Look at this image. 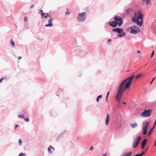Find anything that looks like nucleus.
Masks as SVG:
<instances>
[{"label": "nucleus", "mask_w": 156, "mask_h": 156, "mask_svg": "<svg viewBox=\"0 0 156 156\" xmlns=\"http://www.w3.org/2000/svg\"><path fill=\"white\" fill-rule=\"evenodd\" d=\"M134 77V76L133 75L122 82L118 89L117 93L116 96V100L117 101L119 102L120 100L123 92L126 89L129 87Z\"/></svg>", "instance_id": "nucleus-1"}, {"label": "nucleus", "mask_w": 156, "mask_h": 156, "mask_svg": "<svg viewBox=\"0 0 156 156\" xmlns=\"http://www.w3.org/2000/svg\"><path fill=\"white\" fill-rule=\"evenodd\" d=\"M143 14L139 11L137 14H135V17L132 18V20L133 22L136 23L137 25L141 26L143 24Z\"/></svg>", "instance_id": "nucleus-2"}, {"label": "nucleus", "mask_w": 156, "mask_h": 156, "mask_svg": "<svg viewBox=\"0 0 156 156\" xmlns=\"http://www.w3.org/2000/svg\"><path fill=\"white\" fill-rule=\"evenodd\" d=\"M149 123L147 121L144 122L142 123V133L143 135L147 133V129L149 126Z\"/></svg>", "instance_id": "nucleus-3"}, {"label": "nucleus", "mask_w": 156, "mask_h": 156, "mask_svg": "<svg viewBox=\"0 0 156 156\" xmlns=\"http://www.w3.org/2000/svg\"><path fill=\"white\" fill-rule=\"evenodd\" d=\"M128 29H130V33L131 34H136L139 33L140 31L139 28L136 26H133L129 28Z\"/></svg>", "instance_id": "nucleus-4"}, {"label": "nucleus", "mask_w": 156, "mask_h": 156, "mask_svg": "<svg viewBox=\"0 0 156 156\" xmlns=\"http://www.w3.org/2000/svg\"><path fill=\"white\" fill-rule=\"evenodd\" d=\"M86 13L85 12L79 13L77 18L78 21L82 22L84 21L86 19Z\"/></svg>", "instance_id": "nucleus-5"}, {"label": "nucleus", "mask_w": 156, "mask_h": 156, "mask_svg": "<svg viewBox=\"0 0 156 156\" xmlns=\"http://www.w3.org/2000/svg\"><path fill=\"white\" fill-rule=\"evenodd\" d=\"M151 111L152 110L151 109L145 110L142 113L141 115L144 117H148L150 116Z\"/></svg>", "instance_id": "nucleus-6"}, {"label": "nucleus", "mask_w": 156, "mask_h": 156, "mask_svg": "<svg viewBox=\"0 0 156 156\" xmlns=\"http://www.w3.org/2000/svg\"><path fill=\"white\" fill-rule=\"evenodd\" d=\"M115 21L117 24L120 26L123 23L122 20V18L119 16H116L114 18Z\"/></svg>", "instance_id": "nucleus-7"}, {"label": "nucleus", "mask_w": 156, "mask_h": 156, "mask_svg": "<svg viewBox=\"0 0 156 156\" xmlns=\"http://www.w3.org/2000/svg\"><path fill=\"white\" fill-rule=\"evenodd\" d=\"M141 138V137L140 136H137L133 144V147L134 148H136L137 147L140 142Z\"/></svg>", "instance_id": "nucleus-8"}, {"label": "nucleus", "mask_w": 156, "mask_h": 156, "mask_svg": "<svg viewBox=\"0 0 156 156\" xmlns=\"http://www.w3.org/2000/svg\"><path fill=\"white\" fill-rule=\"evenodd\" d=\"M112 31L114 32H117L118 33H120L123 31V29L120 28H116L112 29Z\"/></svg>", "instance_id": "nucleus-9"}, {"label": "nucleus", "mask_w": 156, "mask_h": 156, "mask_svg": "<svg viewBox=\"0 0 156 156\" xmlns=\"http://www.w3.org/2000/svg\"><path fill=\"white\" fill-rule=\"evenodd\" d=\"M108 24L110 26L113 27H116L117 24V23L115 21L110 22L108 23Z\"/></svg>", "instance_id": "nucleus-10"}, {"label": "nucleus", "mask_w": 156, "mask_h": 156, "mask_svg": "<svg viewBox=\"0 0 156 156\" xmlns=\"http://www.w3.org/2000/svg\"><path fill=\"white\" fill-rule=\"evenodd\" d=\"M53 20V19L52 18H51L50 20H49L48 21V23L49 24L46 25L45 27H52L53 25L52 23V21Z\"/></svg>", "instance_id": "nucleus-11"}, {"label": "nucleus", "mask_w": 156, "mask_h": 156, "mask_svg": "<svg viewBox=\"0 0 156 156\" xmlns=\"http://www.w3.org/2000/svg\"><path fill=\"white\" fill-rule=\"evenodd\" d=\"M147 140L146 139H145L141 143V148L143 149L146 144Z\"/></svg>", "instance_id": "nucleus-12"}, {"label": "nucleus", "mask_w": 156, "mask_h": 156, "mask_svg": "<svg viewBox=\"0 0 156 156\" xmlns=\"http://www.w3.org/2000/svg\"><path fill=\"white\" fill-rule=\"evenodd\" d=\"M110 120V119H109V115L108 114H107V118L106 119V121H105V123L106 124L108 125Z\"/></svg>", "instance_id": "nucleus-13"}, {"label": "nucleus", "mask_w": 156, "mask_h": 156, "mask_svg": "<svg viewBox=\"0 0 156 156\" xmlns=\"http://www.w3.org/2000/svg\"><path fill=\"white\" fill-rule=\"evenodd\" d=\"M132 154L131 152L124 153L122 156H130Z\"/></svg>", "instance_id": "nucleus-14"}, {"label": "nucleus", "mask_w": 156, "mask_h": 156, "mask_svg": "<svg viewBox=\"0 0 156 156\" xmlns=\"http://www.w3.org/2000/svg\"><path fill=\"white\" fill-rule=\"evenodd\" d=\"M132 11V9H131L129 8L127 9L125 12V13L126 14H128L131 13Z\"/></svg>", "instance_id": "nucleus-15"}, {"label": "nucleus", "mask_w": 156, "mask_h": 156, "mask_svg": "<svg viewBox=\"0 0 156 156\" xmlns=\"http://www.w3.org/2000/svg\"><path fill=\"white\" fill-rule=\"evenodd\" d=\"M51 148L52 149L53 151L55 150L54 147H52L51 146H50L48 149V150L49 153H51L52 152V151H51Z\"/></svg>", "instance_id": "nucleus-16"}, {"label": "nucleus", "mask_w": 156, "mask_h": 156, "mask_svg": "<svg viewBox=\"0 0 156 156\" xmlns=\"http://www.w3.org/2000/svg\"><path fill=\"white\" fill-rule=\"evenodd\" d=\"M137 124L136 123L131 124H130L131 127L133 128H135L137 126Z\"/></svg>", "instance_id": "nucleus-17"}, {"label": "nucleus", "mask_w": 156, "mask_h": 156, "mask_svg": "<svg viewBox=\"0 0 156 156\" xmlns=\"http://www.w3.org/2000/svg\"><path fill=\"white\" fill-rule=\"evenodd\" d=\"M154 126L150 130V131L149 132V133H148V136H150L151 133V132H152L154 130Z\"/></svg>", "instance_id": "nucleus-18"}, {"label": "nucleus", "mask_w": 156, "mask_h": 156, "mask_svg": "<svg viewBox=\"0 0 156 156\" xmlns=\"http://www.w3.org/2000/svg\"><path fill=\"white\" fill-rule=\"evenodd\" d=\"M126 35V33L125 32H122V33L121 34H119L118 36L119 37H123Z\"/></svg>", "instance_id": "nucleus-19"}, {"label": "nucleus", "mask_w": 156, "mask_h": 156, "mask_svg": "<svg viewBox=\"0 0 156 156\" xmlns=\"http://www.w3.org/2000/svg\"><path fill=\"white\" fill-rule=\"evenodd\" d=\"M40 12L41 13V16L42 17H43L44 16V14H47V13H44L43 12V10L41 9V11H40Z\"/></svg>", "instance_id": "nucleus-20"}, {"label": "nucleus", "mask_w": 156, "mask_h": 156, "mask_svg": "<svg viewBox=\"0 0 156 156\" xmlns=\"http://www.w3.org/2000/svg\"><path fill=\"white\" fill-rule=\"evenodd\" d=\"M102 98V95H100L99 96H98L97 98V102L99 101V98L101 99Z\"/></svg>", "instance_id": "nucleus-21"}, {"label": "nucleus", "mask_w": 156, "mask_h": 156, "mask_svg": "<svg viewBox=\"0 0 156 156\" xmlns=\"http://www.w3.org/2000/svg\"><path fill=\"white\" fill-rule=\"evenodd\" d=\"M145 4L147 5L151 4L150 0H147Z\"/></svg>", "instance_id": "nucleus-22"}, {"label": "nucleus", "mask_w": 156, "mask_h": 156, "mask_svg": "<svg viewBox=\"0 0 156 156\" xmlns=\"http://www.w3.org/2000/svg\"><path fill=\"white\" fill-rule=\"evenodd\" d=\"M11 45L13 46H15V44L14 42L12 41V40L11 39Z\"/></svg>", "instance_id": "nucleus-23"}, {"label": "nucleus", "mask_w": 156, "mask_h": 156, "mask_svg": "<svg viewBox=\"0 0 156 156\" xmlns=\"http://www.w3.org/2000/svg\"><path fill=\"white\" fill-rule=\"evenodd\" d=\"M26 154L23 153H20L19 154V156H25Z\"/></svg>", "instance_id": "nucleus-24"}, {"label": "nucleus", "mask_w": 156, "mask_h": 156, "mask_svg": "<svg viewBox=\"0 0 156 156\" xmlns=\"http://www.w3.org/2000/svg\"><path fill=\"white\" fill-rule=\"evenodd\" d=\"M19 118H21L24 119V115H19L18 116Z\"/></svg>", "instance_id": "nucleus-25"}, {"label": "nucleus", "mask_w": 156, "mask_h": 156, "mask_svg": "<svg viewBox=\"0 0 156 156\" xmlns=\"http://www.w3.org/2000/svg\"><path fill=\"white\" fill-rule=\"evenodd\" d=\"M44 18H46L47 17H48L50 16L48 15V13H47L46 14H44Z\"/></svg>", "instance_id": "nucleus-26"}, {"label": "nucleus", "mask_w": 156, "mask_h": 156, "mask_svg": "<svg viewBox=\"0 0 156 156\" xmlns=\"http://www.w3.org/2000/svg\"><path fill=\"white\" fill-rule=\"evenodd\" d=\"M19 145L20 146H21V144H22V140L20 139L19 140Z\"/></svg>", "instance_id": "nucleus-27"}, {"label": "nucleus", "mask_w": 156, "mask_h": 156, "mask_svg": "<svg viewBox=\"0 0 156 156\" xmlns=\"http://www.w3.org/2000/svg\"><path fill=\"white\" fill-rule=\"evenodd\" d=\"M109 92H108L107 93V95H106V100H107V101H108V95H109Z\"/></svg>", "instance_id": "nucleus-28"}, {"label": "nucleus", "mask_w": 156, "mask_h": 156, "mask_svg": "<svg viewBox=\"0 0 156 156\" xmlns=\"http://www.w3.org/2000/svg\"><path fill=\"white\" fill-rule=\"evenodd\" d=\"M67 9V11L65 13H66V14L67 15L69 14L70 13V12L68 10V9Z\"/></svg>", "instance_id": "nucleus-29"}, {"label": "nucleus", "mask_w": 156, "mask_h": 156, "mask_svg": "<svg viewBox=\"0 0 156 156\" xmlns=\"http://www.w3.org/2000/svg\"><path fill=\"white\" fill-rule=\"evenodd\" d=\"M141 76V75H138L136 77V78L138 79V78H139Z\"/></svg>", "instance_id": "nucleus-30"}, {"label": "nucleus", "mask_w": 156, "mask_h": 156, "mask_svg": "<svg viewBox=\"0 0 156 156\" xmlns=\"http://www.w3.org/2000/svg\"><path fill=\"white\" fill-rule=\"evenodd\" d=\"M24 119L26 122H28L29 121V118H24Z\"/></svg>", "instance_id": "nucleus-31"}, {"label": "nucleus", "mask_w": 156, "mask_h": 156, "mask_svg": "<svg viewBox=\"0 0 156 156\" xmlns=\"http://www.w3.org/2000/svg\"><path fill=\"white\" fill-rule=\"evenodd\" d=\"M27 16H25L24 17V20L25 21H26L27 20Z\"/></svg>", "instance_id": "nucleus-32"}, {"label": "nucleus", "mask_w": 156, "mask_h": 156, "mask_svg": "<svg viewBox=\"0 0 156 156\" xmlns=\"http://www.w3.org/2000/svg\"><path fill=\"white\" fill-rule=\"evenodd\" d=\"M154 51H153L152 52V54H151V58H152L153 57V56L154 55Z\"/></svg>", "instance_id": "nucleus-33"}, {"label": "nucleus", "mask_w": 156, "mask_h": 156, "mask_svg": "<svg viewBox=\"0 0 156 156\" xmlns=\"http://www.w3.org/2000/svg\"><path fill=\"white\" fill-rule=\"evenodd\" d=\"M82 74L81 73H79L78 74V76L79 77L82 76Z\"/></svg>", "instance_id": "nucleus-34"}, {"label": "nucleus", "mask_w": 156, "mask_h": 156, "mask_svg": "<svg viewBox=\"0 0 156 156\" xmlns=\"http://www.w3.org/2000/svg\"><path fill=\"white\" fill-rule=\"evenodd\" d=\"M155 78H156L155 77H154V78H153V79L152 80V81L151 82V83H150V84H151V83H152V82L154 81V80L155 79Z\"/></svg>", "instance_id": "nucleus-35"}, {"label": "nucleus", "mask_w": 156, "mask_h": 156, "mask_svg": "<svg viewBox=\"0 0 156 156\" xmlns=\"http://www.w3.org/2000/svg\"><path fill=\"white\" fill-rule=\"evenodd\" d=\"M144 151H143L141 154H139V155H140V156H142L143 154H144Z\"/></svg>", "instance_id": "nucleus-36"}, {"label": "nucleus", "mask_w": 156, "mask_h": 156, "mask_svg": "<svg viewBox=\"0 0 156 156\" xmlns=\"http://www.w3.org/2000/svg\"><path fill=\"white\" fill-rule=\"evenodd\" d=\"M93 146H92L90 148V150H92L93 149Z\"/></svg>", "instance_id": "nucleus-37"}, {"label": "nucleus", "mask_w": 156, "mask_h": 156, "mask_svg": "<svg viewBox=\"0 0 156 156\" xmlns=\"http://www.w3.org/2000/svg\"><path fill=\"white\" fill-rule=\"evenodd\" d=\"M3 80V78H2L0 80V83H1V82H2V81Z\"/></svg>", "instance_id": "nucleus-38"}, {"label": "nucleus", "mask_w": 156, "mask_h": 156, "mask_svg": "<svg viewBox=\"0 0 156 156\" xmlns=\"http://www.w3.org/2000/svg\"><path fill=\"white\" fill-rule=\"evenodd\" d=\"M34 6V5H31V6L30 7V9H31L32 8H33Z\"/></svg>", "instance_id": "nucleus-39"}, {"label": "nucleus", "mask_w": 156, "mask_h": 156, "mask_svg": "<svg viewBox=\"0 0 156 156\" xmlns=\"http://www.w3.org/2000/svg\"><path fill=\"white\" fill-rule=\"evenodd\" d=\"M156 125V119L155 120V122H154V126L155 127V125Z\"/></svg>", "instance_id": "nucleus-40"}, {"label": "nucleus", "mask_w": 156, "mask_h": 156, "mask_svg": "<svg viewBox=\"0 0 156 156\" xmlns=\"http://www.w3.org/2000/svg\"><path fill=\"white\" fill-rule=\"evenodd\" d=\"M3 79H5L6 78V76H5L3 77Z\"/></svg>", "instance_id": "nucleus-41"}, {"label": "nucleus", "mask_w": 156, "mask_h": 156, "mask_svg": "<svg viewBox=\"0 0 156 156\" xmlns=\"http://www.w3.org/2000/svg\"><path fill=\"white\" fill-rule=\"evenodd\" d=\"M18 126H18V125H16L15 126V129H16V128L17 127H18Z\"/></svg>", "instance_id": "nucleus-42"}, {"label": "nucleus", "mask_w": 156, "mask_h": 156, "mask_svg": "<svg viewBox=\"0 0 156 156\" xmlns=\"http://www.w3.org/2000/svg\"><path fill=\"white\" fill-rule=\"evenodd\" d=\"M135 156H140V155L139 154H136L135 155Z\"/></svg>", "instance_id": "nucleus-43"}, {"label": "nucleus", "mask_w": 156, "mask_h": 156, "mask_svg": "<svg viewBox=\"0 0 156 156\" xmlns=\"http://www.w3.org/2000/svg\"><path fill=\"white\" fill-rule=\"evenodd\" d=\"M140 51L139 50L137 51V53H140Z\"/></svg>", "instance_id": "nucleus-44"}, {"label": "nucleus", "mask_w": 156, "mask_h": 156, "mask_svg": "<svg viewBox=\"0 0 156 156\" xmlns=\"http://www.w3.org/2000/svg\"><path fill=\"white\" fill-rule=\"evenodd\" d=\"M21 58L22 57L20 56L19 57L18 59L19 60H20Z\"/></svg>", "instance_id": "nucleus-45"}, {"label": "nucleus", "mask_w": 156, "mask_h": 156, "mask_svg": "<svg viewBox=\"0 0 156 156\" xmlns=\"http://www.w3.org/2000/svg\"><path fill=\"white\" fill-rule=\"evenodd\" d=\"M154 146H156V141H155V143L154 144Z\"/></svg>", "instance_id": "nucleus-46"}, {"label": "nucleus", "mask_w": 156, "mask_h": 156, "mask_svg": "<svg viewBox=\"0 0 156 156\" xmlns=\"http://www.w3.org/2000/svg\"><path fill=\"white\" fill-rule=\"evenodd\" d=\"M107 154V153H106V154H104V156H106Z\"/></svg>", "instance_id": "nucleus-47"}, {"label": "nucleus", "mask_w": 156, "mask_h": 156, "mask_svg": "<svg viewBox=\"0 0 156 156\" xmlns=\"http://www.w3.org/2000/svg\"><path fill=\"white\" fill-rule=\"evenodd\" d=\"M111 41V39H109L108 40V41Z\"/></svg>", "instance_id": "nucleus-48"}, {"label": "nucleus", "mask_w": 156, "mask_h": 156, "mask_svg": "<svg viewBox=\"0 0 156 156\" xmlns=\"http://www.w3.org/2000/svg\"><path fill=\"white\" fill-rule=\"evenodd\" d=\"M123 103L124 104H126V103L124 102H123Z\"/></svg>", "instance_id": "nucleus-49"}, {"label": "nucleus", "mask_w": 156, "mask_h": 156, "mask_svg": "<svg viewBox=\"0 0 156 156\" xmlns=\"http://www.w3.org/2000/svg\"><path fill=\"white\" fill-rule=\"evenodd\" d=\"M144 2L145 1V0H142Z\"/></svg>", "instance_id": "nucleus-50"}]
</instances>
